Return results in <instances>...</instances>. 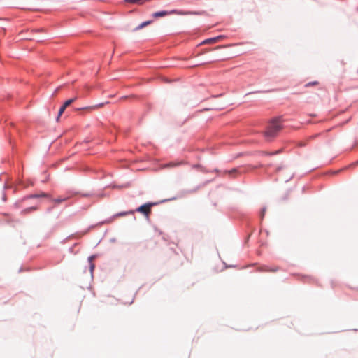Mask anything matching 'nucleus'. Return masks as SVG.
Here are the masks:
<instances>
[{"instance_id":"f257e3e1","label":"nucleus","mask_w":358,"mask_h":358,"mask_svg":"<svg viewBox=\"0 0 358 358\" xmlns=\"http://www.w3.org/2000/svg\"><path fill=\"white\" fill-rule=\"evenodd\" d=\"M282 125L279 119L273 120L268 124L264 135L267 138H274L281 130Z\"/></svg>"},{"instance_id":"f03ea898","label":"nucleus","mask_w":358,"mask_h":358,"mask_svg":"<svg viewBox=\"0 0 358 358\" xmlns=\"http://www.w3.org/2000/svg\"><path fill=\"white\" fill-rule=\"evenodd\" d=\"M171 14L190 15V14H198V13H193V12H185V11H182V10H173L169 12L165 11V10L155 12L152 14V16L155 18H157V17H164L167 15H171Z\"/></svg>"},{"instance_id":"7ed1b4c3","label":"nucleus","mask_w":358,"mask_h":358,"mask_svg":"<svg viewBox=\"0 0 358 358\" xmlns=\"http://www.w3.org/2000/svg\"><path fill=\"white\" fill-rule=\"evenodd\" d=\"M155 205L153 203H147L136 208V211L143 214L147 218L151 213V208Z\"/></svg>"},{"instance_id":"20e7f679","label":"nucleus","mask_w":358,"mask_h":358,"mask_svg":"<svg viewBox=\"0 0 358 358\" xmlns=\"http://www.w3.org/2000/svg\"><path fill=\"white\" fill-rule=\"evenodd\" d=\"M125 2L133 4L142 5L145 2L150 1L151 0H124Z\"/></svg>"},{"instance_id":"39448f33","label":"nucleus","mask_w":358,"mask_h":358,"mask_svg":"<svg viewBox=\"0 0 358 358\" xmlns=\"http://www.w3.org/2000/svg\"><path fill=\"white\" fill-rule=\"evenodd\" d=\"M221 38H222V36H217V37H215V38H211L207 39L205 41H203V43H217V42L220 41V40Z\"/></svg>"},{"instance_id":"423d86ee","label":"nucleus","mask_w":358,"mask_h":358,"mask_svg":"<svg viewBox=\"0 0 358 358\" xmlns=\"http://www.w3.org/2000/svg\"><path fill=\"white\" fill-rule=\"evenodd\" d=\"M246 171H247V170H245L243 168H239V169H233L229 171L228 173L229 175H231L235 173H241L246 172Z\"/></svg>"},{"instance_id":"0eeeda50","label":"nucleus","mask_w":358,"mask_h":358,"mask_svg":"<svg viewBox=\"0 0 358 358\" xmlns=\"http://www.w3.org/2000/svg\"><path fill=\"white\" fill-rule=\"evenodd\" d=\"M77 99V97H74L72 99H70L64 102L63 104L64 107L67 108L69 106H70L72 103H73Z\"/></svg>"},{"instance_id":"6e6552de","label":"nucleus","mask_w":358,"mask_h":358,"mask_svg":"<svg viewBox=\"0 0 358 358\" xmlns=\"http://www.w3.org/2000/svg\"><path fill=\"white\" fill-rule=\"evenodd\" d=\"M151 23V21H146V22H144L143 23H141L140 25H138L136 29L135 30H139L143 27H145V26L150 24Z\"/></svg>"},{"instance_id":"1a4fd4ad","label":"nucleus","mask_w":358,"mask_h":358,"mask_svg":"<svg viewBox=\"0 0 358 358\" xmlns=\"http://www.w3.org/2000/svg\"><path fill=\"white\" fill-rule=\"evenodd\" d=\"M318 84H319V83L317 81L310 82V83H306L305 85V87H309L310 86L317 85Z\"/></svg>"},{"instance_id":"9d476101","label":"nucleus","mask_w":358,"mask_h":358,"mask_svg":"<svg viewBox=\"0 0 358 358\" xmlns=\"http://www.w3.org/2000/svg\"><path fill=\"white\" fill-rule=\"evenodd\" d=\"M66 107H64V105L60 108V109H59V113H58V117H57V120H59V118L60 117V116L62 115V113L64 112V110H65V109H66Z\"/></svg>"},{"instance_id":"9b49d317","label":"nucleus","mask_w":358,"mask_h":358,"mask_svg":"<svg viewBox=\"0 0 358 358\" xmlns=\"http://www.w3.org/2000/svg\"><path fill=\"white\" fill-rule=\"evenodd\" d=\"M278 270V267H275L273 268H266L264 269L263 271H266V272H275Z\"/></svg>"},{"instance_id":"f8f14e48","label":"nucleus","mask_w":358,"mask_h":358,"mask_svg":"<svg viewBox=\"0 0 358 358\" xmlns=\"http://www.w3.org/2000/svg\"><path fill=\"white\" fill-rule=\"evenodd\" d=\"M132 213H134V211L131 210V211H129V212L120 213L117 214V216H124V215H126L127 214H132Z\"/></svg>"},{"instance_id":"ddd939ff","label":"nucleus","mask_w":358,"mask_h":358,"mask_svg":"<svg viewBox=\"0 0 358 358\" xmlns=\"http://www.w3.org/2000/svg\"><path fill=\"white\" fill-rule=\"evenodd\" d=\"M47 195L45 194H42L41 195L39 194H33V195H31L30 197L31 198H38V197H40V196H46Z\"/></svg>"},{"instance_id":"4468645a","label":"nucleus","mask_w":358,"mask_h":358,"mask_svg":"<svg viewBox=\"0 0 358 358\" xmlns=\"http://www.w3.org/2000/svg\"><path fill=\"white\" fill-rule=\"evenodd\" d=\"M104 105V103H100L97 106H92V107H90V109H93V108H101V107H103Z\"/></svg>"},{"instance_id":"2eb2a0df","label":"nucleus","mask_w":358,"mask_h":358,"mask_svg":"<svg viewBox=\"0 0 358 358\" xmlns=\"http://www.w3.org/2000/svg\"><path fill=\"white\" fill-rule=\"evenodd\" d=\"M292 178V173H289V176L286 178H284V180L285 181H288L289 180H290L291 178Z\"/></svg>"},{"instance_id":"dca6fc26","label":"nucleus","mask_w":358,"mask_h":358,"mask_svg":"<svg viewBox=\"0 0 358 358\" xmlns=\"http://www.w3.org/2000/svg\"><path fill=\"white\" fill-rule=\"evenodd\" d=\"M65 200H66V199H55V203H61L62 201H65Z\"/></svg>"},{"instance_id":"f3484780","label":"nucleus","mask_w":358,"mask_h":358,"mask_svg":"<svg viewBox=\"0 0 358 358\" xmlns=\"http://www.w3.org/2000/svg\"><path fill=\"white\" fill-rule=\"evenodd\" d=\"M280 152V150H278L276 151L275 152H271V153H268V152H264V155H274V154H276V153H278Z\"/></svg>"},{"instance_id":"a211bd4d","label":"nucleus","mask_w":358,"mask_h":358,"mask_svg":"<svg viewBox=\"0 0 358 358\" xmlns=\"http://www.w3.org/2000/svg\"><path fill=\"white\" fill-rule=\"evenodd\" d=\"M266 209L263 208L261 212V217L263 218L265 215Z\"/></svg>"},{"instance_id":"6ab92c4d","label":"nucleus","mask_w":358,"mask_h":358,"mask_svg":"<svg viewBox=\"0 0 358 358\" xmlns=\"http://www.w3.org/2000/svg\"><path fill=\"white\" fill-rule=\"evenodd\" d=\"M94 268V264L93 263H90V270H91V272L93 271Z\"/></svg>"},{"instance_id":"aec40b11","label":"nucleus","mask_w":358,"mask_h":358,"mask_svg":"<svg viewBox=\"0 0 358 358\" xmlns=\"http://www.w3.org/2000/svg\"><path fill=\"white\" fill-rule=\"evenodd\" d=\"M94 259V256H91L89 257L90 263H92V260Z\"/></svg>"},{"instance_id":"412c9836","label":"nucleus","mask_w":358,"mask_h":358,"mask_svg":"<svg viewBox=\"0 0 358 358\" xmlns=\"http://www.w3.org/2000/svg\"><path fill=\"white\" fill-rule=\"evenodd\" d=\"M281 169H282V168H278V169H277V172H280V170H281Z\"/></svg>"},{"instance_id":"4be33fe9","label":"nucleus","mask_w":358,"mask_h":358,"mask_svg":"<svg viewBox=\"0 0 358 358\" xmlns=\"http://www.w3.org/2000/svg\"><path fill=\"white\" fill-rule=\"evenodd\" d=\"M31 210H36V208H31Z\"/></svg>"}]
</instances>
